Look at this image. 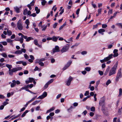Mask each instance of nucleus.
I'll return each instance as SVG.
<instances>
[{"instance_id":"nucleus-26","label":"nucleus","mask_w":122,"mask_h":122,"mask_svg":"<svg viewBox=\"0 0 122 122\" xmlns=\"http://www.w3.org/2000/svg\"><path fill=\"white\" fill-rule=\"evenodd\" d=\"M28 10L27 9H25L24 10L23 14L25 15H27Z\"/></svg>"},{"instance_id":"nucleus-37","label":"nucleus","mask_w":122,"mask_h":122,"mask_svg":"<svg viewBox=\"0 0 122 122\" xmlns=\"http://www.w3.org/2000/svg\"><path fill=\"white\" fill-rule=\"evenodd\" d=\"M91 111L94 112L95 111V108L94 107H92L91 108Z\"/></svg>"},{"instance_id":"nucleus-58","label":"nucleus","mask_w":122,"mask_h":122,"mask_svg":"<svg viewBox=\"0 0 122 122\" xmlns=\"http://www.w3.org/2000/svg\"><path fill=\"white\" fill-rule=\"evenodd\" d=\"M28 73V71L27 70H25L24 71V73L25 74H27Z\"/></svg>"},{"instance_id":"nucleus-44","label":"nucleus","mask_w":122,"mask_h":122,"mask_svg":"<svg viewBox=\"0 0 122 122\" xmlns=\"http://www.w3.org/2000/svg\"><path fill=\"white\" fill-rule=\"evenodd\" d=\"M7 41L9 43L12 42V40L10 39H7Z\"/></svg>"},{"instance_id":"nucleus-12","label":"nucleus","mask_w":122,"mask_h":122,"mask_svg":"<svg viewBox=\"0 0 122 122\" xmlns=\"http://www.w3.org/2000/svg\"><path fill=\"white\" fill-rule=\"evenodd\" d=\"M105 31L104 29H99L98 31V32L99 33H101L103 35L104 33H102L104 32Z\"/></svg>"},{"instance_id":"nucleus-5","label":"nucleus","mask_w":122,"mask_h":122,"mask_svg":"<svg viewBox=\"0 0 122 122\" xmlns=\"http://www.w3.org/2000/svg\"><path fill=\"white\" fill-rule=\"evenodd\" d=\"M111 55L108 56L105 58L103 60H101L100 61L102 63H103L105 61H107L111 59Z\"/></svg>"},{"instance_id":"nucleus-3","label":"nucleus","mask_w":122,"mask_h":122,"mask_svg":"<svg viewBox=\"0 0 122 122\" xmlns=\"http://www.w3.org/2000/svg\"><path fill=\"white\" fill-rule=\"evenodd\" d=\"M122 69L121 68H120L118 71L117 76L116 78V80L117 81H118L119 78L122 77V73L121 72Z\"/></svg>"},{"instance_id":"nucleus-50","label":"nucleus","mask_w":122,"mask_h":122,"mask_svg":"<svg viewBox=\"0 0 122 122\" xmlns=\"http://www.w3.org/2000/svg\"><path fill=\"white\" fill-rule=\"evenodd\" d=\"M44 98V97L42 95L41 96H40L38 97L37 98L39 99H42Z\"/></svg>"},{"instance_id":"nucleus-17","label":"nucleus","mask_w":122,"mask_h":122,"mask_svg":"<svg viewBox=\"0 0 122 122\" xmlns=\"http://www.w3.org/2000/svg\"><path fill=\"white\" fill-rule=\"evenodd\" d=\"M28 87H29V85H27L25 87H23L21 88L20 89V91H21V90H24V89H25V90H26V89L28 88Z\"/></svg>"},{"instance_id":"nucleus-15","label":"nucleus","mask_w":122,"mask_h":122,"mask_svg":"<svg viewBox=\"0 0 122 122\" xmlns=\"http://www.w3.org/2000/svg\"><path fill=\"white\" fill-rule=\"evenodd\" d=\"M35 10L36 11V13L37 14H38L40 11V10L38 9V7L36 6L35 7Z\"/></svg>"},{"instance_id":"nucleus-33","label":"nucleus","mask_w":122,"mask_h":122,"mask_svg":"<svg viewBox=\"0 0 122 122\" xmlns=\"http://www.w3.org/2000/svg\"><path fill=\"white\" fill-rule=\"evenodd\" d=\"M39 101H36L33 102L32 104V105H35L39 102Z\"/></svg>"},{"instance_id":"nucleus-56","label":"nucleus","mask_w":122,"mask_h":122,"mask_svg":"<svg viewBox=\"0 0 122 122\" xmlns=\"http://www.w3.org/2000/svg\"><path fill=\"white\" fill-rule=\"evenodd\" d=\"M16 83H11L10 86L11 87H14Z\"/></svg>"},{"instance_id":"nucleus-64","label":"nucleus","mask_w":122,"mask_h":122,"mask_svg":"<svg viewBox=\"0 0 122 122\" xmlns=\"http://www.w3.org/2000/svg\"><path fill=\"white\" fill-rule=\"evenodd\" d=\"M80 10V9H78L76 11V14L78 15L79 14V12Z\"/></svg>"},{"instance_id":"nucleus-28","label":"nucleus","mask_w":122,"mask_h":122,"mask_svg":"<svg viewBox=\"0 0 122 122\" xmlns=\"http://www.w3.org/2000/svg\"><path fill=\"white\" fill-rule=\"evenodd\" d=\"M54 81V79H51L49 81H48L47 83L49 85L51 83H52Z\"/></svg>"},{"instance_id":"nucleus-30","label":"nucleus","mask_w":122,"mask_h":122,"mask_svg":"<svg viewBox=\"0 0 122 122\" xmlns=\"http://www.w3.org/2000/svg\"><path fill=\"white\" fill-rule=\"evenodd\" d=\"M112 9H109L108 12V15H110V14H112Z\"/></svg>"},{"instance_id":"nucleus-24","label":"nucleus","mask_w":122,"mask_h":122,"mask_svg":"<svg viewBox=\"0 0 122 122\" xmlns=\"http://www.w3.org/2000/svg\"><path fill=\"white\" fill-rule=\"evenodd\" d=\"M6 66L9 69V70L11 69V68H12L11 65H10L8 64H6Z\"/></svg>"},{"instance_id":"nucleus-55","label":"nucleus","mask_w":122,"mask_h":122,"mask_svg":"<svg viewBox=\"0 0 122 122\" xmlns=\"http://www.w3.org/2000/svg\"><path fill=\"white\" fill-rule=\"evenodd\" d=\"M21 52H23L24 53H25L26 52V50L24 48L22 49H21Z\"/></svg>"},{"instance_id":"nucleus-48","label":"nucleus","mask_w":122,"mask_h":122,"mask_svg":"<svg viewBox=\"0 0 122 122\" xmlns=\"http://www.w3.org/2000/svg\"><path fill=\"white\" fill-rule=\"evenodd\" d=\"M89 94V92L88 91H86L84 94V95L85 96L88 95Z\"/></svg>"},{"instance_id":"nucleus-32","label":"nucleus","mask_w":122,"mask_h":122,"mask_svg":"<svg viewBox=\"0 0 122 122\" xmlns=\"http://www.w3.org/2000/svg\"><path fill=\"white\" fill-rule=\"evenodd\" d=\"M32 38L31 37H29L27 38V39L26 40V41L27 42L29 41H30L32 39Z\"/></svg>"},{"instance_id":"nucleus-1","label":"nucleus","mask_w":122,"mask_h":122,"mask_svg":"<svg viewBox=\"0 0 122 122\" xmlns=\"http://www.w3.org/2000/svg\"><path fill=\"white\" fill-rule=\"evenodd\" d=\"M118 64V62L117 61L113 67L111 69L109 72V76H110L116 73V71L117 68Z\"/></svg>"},{"instance_id":"nucleus-27","label":"nucleus","mask_w":122,"mask_h":122,"mask_svg":"<svg viewBox=\"0 0 122 122\" xmlns=\"http://www.w3.org/2000/svg\"><path fill=\"white\" fill-rule=\"evenodd\" d=\"M85 69L87 71H89L91 70V68L90 67H87L85 68Z\"/></svg>"},{"instance_id":"nucleus-45","label":"nucleus","mask_w":122,"mask_h":122,"mask_svg":"<svg viewBox=\"0 0 122 122\" xmlns=\"http://www.w3.org/2000/svg\"><path fill=\"white\" fill-rule=\"evenodd\" d=\"M34 43L36 45H38V41L37 40H34Z\"/></svg>"},{"instance_id":"nucleus-38","label":"nucleus","mask_w":122,"mask_h":122,"mask_svg":"<svg viewBox=\"0 0 122 122\" xmlns=\"http://www.w3.org/2000/svg\"><path fill=\"white\" fill-rule=\"evenodd\" d=\"M45 60V59L44 58H42L40 59H38L36 61L41 62V61H44Z\"/></svg>"},{"instance_id":"nucleus-59","label":"nucleus","mask_w":122,"mask_h":122,"mask_svg":"<svg viewBox=\"0 0 122 122\" xmlns=\"http://www.w3.org/2000/svg\"><path fill=\"white\" fill-rule=\"evenodd\" d=\"M34 1H32L30 4L31 6H33L34 5Z\"/></svg>"},{"instance_id":"nucleus-16","label":"nucleus","mask_w":122,"mask_h":122,"mask_svg":"<svg viewBox=\"0 0 122 122\" xmlns=\"http://www.w3.org/2000/svg\"><path fill=\"white\" fill-rule=\"evenodd\" d=\"M59 37V36H58L57 37L55 36H53L52 38V40L56 42L57 41V40Z\"/></svg>"},{"instance_id":"nucleus-10","label":"nucleus","mask_w":122,"mask_h":122,"mask_svg":"<svg viewBox=\"0 0 122 122\" xmlns=\"http://www.w3.org/2000/svg\"><path fill=\"white\" fill-rule=\"evenodd\" d=\"M114 54L113 55L112 54L109 55V56H110V55L111 56V59H112L113 58V57H117L118 55V53H113Z\"/></svg>"},{"instance_id":"nucleus-53","label":"nucleus","mask_w":122,"mask_h":122,"mask_svg":"<svg viewBox=\"0 0 122 122\" xmlns=\"http://www.w3.org/2000/svg\"><path fill=\"white\" fill-rule=\"evenodd\" d=\"M98 26V25L97 24H96L95 25H93V29H94L95 28H97Z\"/></svg>"},{"instance_id":"nucleus-20","label":"nucleus","mask_w":122,"mask_h":122,"mask_svg":"<svg viewBox=\"0 0 122 122\" xmlns=\"http://www.w3.org/2000/svg\"><path fill=\"white\" fill-rule=\"evenodd\" d=\"M55 109V107H53L52 108H50L49 110H47L46 113H49L51 112L53 110H54Z\"/></svg>"},{"instance_id":"nucleus-7","label":"nucleus","mask_w":122,"mask_h":122,"mask_svg":"<svg viewBox=\"0 0 122 122\" xmlns=\"http://www.w3.org/2000/svg\"><path fill=\"white\" fill-rule=\"evenodd\" d=\"M105 104V100L103 98L101 99V100L99 101V104L101 106H102L103 107Z\"/></svg>"},{"instance_id":"nucleus-42","label":"nucleus","mask_w":122,"mask_h":122,"mask_svg":"<svg viewBox=\"0 0 122 122\" xmlns=\"http://www.w3.org/2000/svg\"><path fill=\"white\" fill-rule=\"evenodd\" d=\"M11 25L13 28H14L16 26V25L13 22L11 23Z\"/></svg>"},{"instance_id":"nucleus-51","label":"nucleus","mask_w":122,"mask_h":122,"mask_svg":"<svg viewBox=\"0 0 122 122\" xmlns=\"http://www.w3.org/2000/svg\"><path fill=\"white\" fill-rule=\"evenodd\" d=\"M31 6L29 4L28 5H27V6L29 8L30 10H31L32 9V8L31 7Z\"/></svg>"},{"instance_id":"nucleus-13","label":"nucleus","mask_w":122,"mask_h":122,"mask_svg":"<svg viewBox=\"0 0 122 122\" xmlns=\"http://www.w3.org/2000/svg\"><path fill=\"white\" fill-rule=\"evenodd\" d=\"M35 63H38L39 65L42 66H43L44 65V63H43V62L37 61L35 62Z\"/></svg>"},{"instance_id":"nucleus-18","label":"nucleus","mask_w":122,"mask_h":122,"mask_svg":"<svg viewBox=\"0 0 122 122\" xmlns=\"http://www.w3.org/2000/svg\"><path fill=\"white\" fill-rule=\"evenodd\" d=\"M28 111H29L28 110H27L24 112L23 114H22L21 116V117H25V116L26 114L28 112Z\"/></svg>"},{"instance_id":"nucleus-36","label":"nucleus","mask_w":122,"mask_h":122,"mask_svg":"<svg viewBox=\"0 0 122 122\" xmlns=\"http://www.w3.org/2000/svg\"><path fill=\"white\" fill-rule=\"evenodd\" d=\"M46 3V1L45 0H43L41 2V4L43 5H44Z\"/></svg>"},{"instance_id":"nucleus-23","label":"nucleus","mask_w":122,"mask_h":122,"mask_svg":"<svg viewBox=\"0 0 122 122\" xmlns=\"http://www.w3.org/2000/svg\"><path fill=\"white\" fill-rule=\"evenodd\" d=\"M15 53L16 54H21L22 53V52H21V50H19L17 51H15Z\"/></svg>"},{"instance_id":"nucleus-29","label":"nucleus","mask_w":122,"mask_h":122,"mask_svg":"<svg viewBox=\"0 0 122 122\" xmlns=\"http://www.w3.org/2000/svg\"><path fill=\"white\" fill-rule=\"evenodd\" d=\"M11 71H12L13 72H15L16 71H17L19 69H17L16 68H13L12 69H11Z\"/></svg>"},{"instance_id":"nucleus-43","label":"nucleus","mask_w":122,"mask_h":122,"mask_svg":"<svg viewBox=\"0 0 122 122\" xmlns=\"http://www.w3.org/2000/svg\"><path fill=\"white\" fill-rule=\"evenodd\" d=\"M47 95V93L46 92H45L43 93L42 95L44 97H45Z\"/></svg>"},{"instance_id":"nucleus-49","label":"nucleus","mask_w":122,"mask_h":122,"mask_svg":"<svg viewBox=\"0 0 122 122\" xmlns=\"http://www.w3.org/2000/svg\"><path fill=\"white\" fill-rule=\"evenodd\" d=\"M36 13H34L31 14L30 16H32L33 17H35L36 16Z\"/></svg>"},{"instance_id":"nucleus-21","label":"nucleus","mask_w":122,"mask_h":122,"mask_svg":"<svg viewBox=\"0 0 122 122\" xmlns=\"http://www.w3.org/2000/svg\"><path fill=\"white\" fill-rule=\"evenodd\" d=\"M122 93V89L121 88H120L119 89V94L118 96L120 97Z\"/></svg>"},{"instance_id":"nucleus-40","label":"nucleus","mask_w":122,"mask_h":122,"mask_svg":"<svg viewBox=\"0 0 122 122\" xmlns=\"http://www.w3.org/2000/svg\"><path fill=\"white\" fill-rule=\"evenodd\" d=\"M102 28H105L107 27V25L105 24H103L102 25Z\"/></svg>"},{"instance_id":"nucleus-6","label":"nucleus","mask_w":122,"mask_h":122,"mask_svg":"<svg viewBox=\"0 0 122 122\" xmlns=\"http://www.w3.org/2000/svg\"><path fill=\"white\" fill-rule=\"evenodd\" d=\"M72 61H70L68 62L66 65H65V66L63 68V70L64 71L66 70L71 63Z\"/></svg>"},{"instance_id":"nucleus-4","label":"nucleus","mask_w":122,"mask_h":122,"mask_svg":"<svg viewBox=\"0 0 122 122\" xmlns=\"http://www.w3.org/2000/svg\"><path fill=\"white\" fill-rule=\"evenodd\" d=\"M69 44H67L66 46H63L61 50L62 53H63L67 51L69 48Z\"/></svg>"},{"instance_id":"nucleus-60","label":"nucleus","mask_w":122,"mask_h":122,"mask_svg":"<svg viewBox=\"0 0 122 122\" xmlns=\"http://www.w3.org/2000/svg\"><path fill=\"white\" fill-rule=\"evenodd\" d=\"M8 102H6V101H5L3 102V105H4V106H5L6 105L8 104Z\"/></svg>"},{"instance_id":"nucleus-25","label":"nucleus","mask_w":122,"mask_h":122,"mask_svg":"<svg viewBox=\"0 0 122 122\" xmlns=\"http://www.w3.org/2000/svg\"><path fill=\"white\" fill-rule=\"evenodd\" d=\"M1 55L2 56L5 58H6L7 57V55L6 53H3L1 54Z\"/></svg>"},{"instance_id":"nucleus-19","label":"nucleus","mask_w":122,"mask_h":122,"mask_svg":"<svg viewBox=\"0 0 122 122\" xmlns=\"http://www.w3.org/2000/svg\"><path fill=\"white\" fill-rule=\"evenodd\" d=\"M102 111L104 114L105 115H107L108 114V112L107 111H106L104 109H102Z\"/></svg>"},{"instance_id":"nucleus-11","label":"nucleus","mask_w":122,"mask_h":122,"mask_svg":"<svg viewBox=\"0 0 122 122\" xmlns=\"http://www.w3.org/2000/svg\"><path fill=\"white\" fill-rule=\"evenodd\" d=\"M110 69V66H108L107 69H106V70L104 73V75H107V73H108Z\"/></svg>"},{"instance_id":"nucleus-52","label":"nucleus","mask_w":122,"mask_h":122,"mask_svg":"<svg viewBox=\"0 0 122 122\" xmlns=\"http://www.w3.org/2000/svg\"><path fill=\"white\" fill-rule=\"evenodd\" d=\"M25 23L26 25H27V24L29 25V20L27 19H26L25 21Z\"/></svg>"},{"instance_id":"nucleus-9","label":"nucleus","mask_w":122,"mask_h":122,"mask_svg":"<svg viewBox=\"0 0 122 122\" xmlns=\"http://www.w3.org/2000/svg\"><path fill=\"white\" fill-rule=\"evenodd\" d=\"M59 51V47L58 46H56L55 49L53 50V53H54L56 52H58Z\"/></svg>"},{"instance_id":"nucleus-47","label":"nucleus","mask_w":122,"mask_h":122,"mask_svg":"<svg viewBox=\"0 0 122 122\" xmlns=\"http://www.w3.org/2000/svg\"><path fill=\"white\" fill-rule=\"evenodd\" d=\"M87 52L86 51H83L81 52V54L82 55L86 54H87Z\"/></svg>"},{"instance_id":"nucleus-57","label":"nucleus","mask_w":122,"mask_h":122,"mask_svg":"<svg viewBox=\"0 0 122 122\" xmlns=\"http://www.w3.org/2000/svg\"><path fill=\"white\" fill-rule=\"evenodd\" d=\"M8 56L9 58H13L15 56L14 55H9Z\"/></svg>"},{"instance_id":"nucleus-31","label":"nucleus","mask_w":122,"mask_h":122,"mask_svg":"<svg viewBox=\"0 0 122 122\" xmlns=\"http://www.w3.org/2000/svg\"><path fill=\"white\" fill-rule=\"evenodd\" d=\"M9 74L11 76H12L13 75V72L12 71H11V69L9 70Z\"/></svg>"},{"instance_id":"nucleus-14","label":"nucleus","mask_w":122,"mask_h":122,"mask_svg":"<svg viewBox=\"0 0 122 122\" xmlns=\"http://www.w3.org/2000/svg\"><path fill=\"white\" fill-rule=\"evenodd\" d=\"M14 9L15 10V11L17 13H18L20 12V10L17 7H14Z\"/></svg>"},{"instance_id":"nucleus-62","label":"nucleus","mask_w":122,"mask_h":122,"mask_svg":"<svg viewBox=\"0 0 122 122\" xmlns=\"http://www.w3.org/2000/svg\"><path fill=\"white\" fill-rule=\"evenodd\" d=\"M24 56L26 59H27L29 58L28 56L26 54H25L24 55Z\"/></svg>"},{"instance_id":"nucleus-34","label":"nucleus","mask_w":122,"mask_h":122,"mask_svg":"<svg viewBox=\"0 0 122 122\" xmlns=\"http://www.w3.org/2000/svg\"><path fill=\"white\" fill-rule=\"evenodd\" d=\"M29 80L30 83H31L33 81H34V79L33 78L30 77L29 78Z\"/></svg>"},{"instance_id":"nucleus-2","label":"nucleus","mask_w":122,"mask_h":122,"mask_svg":"<svg viewBox=\"0 0 122 122\" xmlns=\"http://www.w3.org/2000/svg\"><path fill=\"white\" fill-rule=\"evenodd\" d=\"M17 26L18 29L21 30L23 29V26L22 24V22L20 20H19L17 22Z\"/></svg>"},{"instance_id":"nucleus-39","label":"nucleus","mask_w":122,"mask_h":122,"mask_svg":"<svg viewBox=\"0 0 122 122\" xmlns=\"http://www.w3.org/2000/svg\"><path fill=\"white\" fill-rule=\"evenodd\" d=\"M111 81L110 80H108L106 83V85H108L109 84L111 83Z\"/></svg>"},{"instance_id":"nucleus-46","label":"nucleus","mask_w":122,"mask_h":122,"mask_svg":"<svg viewBox=\"0 0 122 122\" xmlns=\"http://www.w3.org/2000/svg\"><path fill=\"white\" fill-rule=\"evenodd\" d=\"M57 23H55L53 25V27L54 28H56V26L57 25Z\"/></svg>"},{"instance_id":"nucleus-54","label":"nucleus","mask_w":122,"mask_h":122,"mask_svg":"<svg viewBox=\"0 0 122 122\" xmlns=\"http://www.w3.org/2000/svg\"><path fill=\"white\" fill-rule=\"evenodd\" d=\"M4 45H7V43L6 41H4L1 42Z\"/></svg>"},{"instance_id":"nucleus-22","label":"nucleus","mask_w":122,"mask_h":122,"mask_svg":"<svg viewBox=\"0 0 122 122\" xmlns=\"http://www.w3.org/2000/svg\"><path fill=\"white\" fill-rule=\"evenodd\" d=\"M8 35L9 36H10L12 35V32L10 30H7V31Z\"/></svg>"},{"instance_id":"nucleus-63","label":"nucleus","mask_w":122,"mask_h":122,"mask_svg":"<svg viewBox=\"0 0 122 122\" xmlns=\"http://www.w3.org/2000/svg\"><path fill=\"white\" fill-rule=\"evenodd\" d=\"M5 61L4 59L3 58H1L0 59V61L1 62H3Z\"/></svg>"},{"instance_id":"nucleus-61","label":"nucleus","mask_w":122,"mask_h":122,"mask_svg":"<svg viewBox=\"0 0 122 122\" xmlns=\"http://www.w3.org/2000/svg\"><path fill=\"white\" fill-rule=\"evenodd\" d=\"M94 115V113L93 112H91L90 113L89 115L91 117H92Z\"/></svg>"},{"instance_id":"nucleus-8","label":"nucleus","mask_w":122,"mask_h":122,"mask_svg":"<svg viewBox=\"0 0 122 122\" xmlns=\"http://www.w3.org/2000/svg\"><path fill=\"white\" fill-rule=\"evenodd\" d=\"M72 79L73 78L71 76H70L68 79L66 83V85L68 86H69L70 85L71 81H72Z\"/></svg>"},{"instance_id":"nucleus-41","label":"nucleus","mask_w":122,"mask_h":122,"mask_svg":"<svg viewBox=\"0 0 122 122\" xmlns=\"http://www.w3.org/2000/svg\"><path fill=\"white\" fill-rule=\"evenodd\" d=\"M98 71L99 74L101 76H102L103 75V72L102 71L99 70Z\"/></svg>"},{"instance_id":"nucleus-35","label":"nucleus","mask_w":122,"mask_h":122,"mask_svg":"<svg viewBox=\"0 0 122 122\" xmlns=\"http://www.w3.org/2000/svg\"><path fill=\"white\" fill-rule=\"evenodd\" d=\"M102 10V8L98 9L97 11L98 13L100 14H101Z\"/></svg>"}]
</instances>
